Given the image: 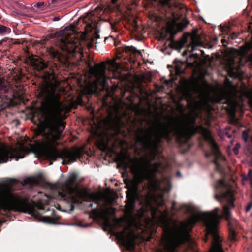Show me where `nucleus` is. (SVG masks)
<instances>
[{"mask_svg":"<svg viewBox=\"0 0 252 252\" xmlns=\"http://www.w3.org/2000/svg\"><path fill=\"white\" fill-rule=\"evenodd\" d=\"M108 71L112 76L106 74V68L104 63L96 64L92 66L91 62L87 60L86 63L89 68L88 71L78 78V85L80 93L77 98V103L82 104V96L85 94L95 93L97 89L106 90L108 96L114 97V92L118 88L113 85L109 89L107 83L111 78L121 79L122 68L116 59L109 60ZM41 76L45 81L39 95L44 98L41 108L37 109L33 115V119L38 121L39 127L41 133L45 136L42 141H36L33 144L24 145L18 143L15 148L0 143V164L6 162L9 158H14L17 160L24 158L30 153H34L37 157L45 156L49 160L55 161L58 158L63 160V164L74 162L82 155V150L75 148L71 150L63 149L59 150L57 148V140L60 138L61 133L65 128L63 120L66 114L76 104L74 101L64 103L60 100V95L57 92L56 85L53 83L55 74L52 72H44ZM14 97V94L7 82L0 80V111L7 107Z\"/></svg>","mask_w":252,"mask_h":252,"instance_id":"nucleus-1","label":"nucleus"},{"mask_svg":"<svg viewBox=\"0 0 252 252\" xmlns=\"http://www.w3.org/2000/svg\"><path fill=\"white\" fill-rule=\"evenodd\" d=\"M77 176L74 173L70 174L64 183L57 186V192L60 198L67 202L80 203L83 201H91L97 204L98 208L92 209L91 216L94 219H101L107 224L110 223V215L115 213L111 207L101 206L100 202L103 199L100 193H89L87 190L81 189L75 185Z\"/></svg>","mask_w":252,"mask_h":252,"instance_id":"nucleus-2","label":"nucleus"},{"mask_svg":"<svg viewBox=\"0 0 252 252\" xmlns=\"http://www.w3.org/2000/svg\"><path fill=\"white\" fill-rule=\"evenodd\" d=\"M193 89L199 98L197 104H207L210 102H221L223 100L229 103L232 101L233 104H228L230 106L229 113L232 117L235 116L238 104L234 99L236 97L238 90L229 80L226 79L223 87L219 91L214 92L213 94L206 86L195 85Z\"/></svg>","mask_w":252,"mask_h":252,"instance_id":"nucleus-3","label":"nucleus"},{"mask_svg":"<svg viewBox=\"0 0 252 252\" xmlns=\"http://www.w3.org/2000/svg\"><path fill=\"white\" fill-rule=\"evenodd\" d=\"M252 48V44L246 43L239 50L232 49L230 51V56L226 62V67L231 76H235L234 71H238L247 62L252 63V54L247 55Z\"/></svg>","mask_w":252,"mask_h":252,"instance_id":"nucleus-4","label":"nucleus"},{"mask_svg":"<svg viewBox=\"0 0 252 252\" xmlns=\"http://www.w3.org/2000/svg\"><path fill=\"white\" fill-rule=\"evenodd\" d=\"M159 3L164 8L166 9V10H167V9H168V12L171 14L170 16H168L167 13L166 14V16L171 19V21L168 22L167 23L166 31L168 33L171 34H176L177 32L175 31V26L177 27L179 31L182 30L187 26L188 22H186L185 24L183 22L177 23L180 16L177 15L172 10L174 7L180 9H182L183 8L182 4L175 2L173 0H160Z\"/></svg>","mask_w":252,"mask_h":252,"instance_id":"nucleus-5","label":"nucleus"},{"mask_svg":"<svg viewBox=\"0 0 252 252\" xmlns=\"http://www.w3.org/2000/svg\"><path fill=\"white\" fill-rule=\"evenodd\" d=\"M73 32L71 27H66L61 31L60 34L63 36L60 39V47L61 49L68 53H76L78 50V40L74 39V36H70Z\"/></svg>","mask_w":252,"mask_h":252,"instance_id":"nucleus-6","label":"nucleus"},{"mask_svg":"<svg viewBox=\"0 0 252 252\" xmlns=\"http://www.w3.org/2000/svg\"><path fill=\"white\" fill-rule=\"evenodd\" d=\"M103 124L105 128L117 132L120 130V128L123 125L121 117L118 115L117 111L115 112V115L109 113L108 116L104 119Z\"/></svg>","mask_w":252,"mask_h":252,"instance_id":"nucleus-7","label":"nucleus"},{"mask_svg":"<svg viewBox=\"0 0 252 252\" xmlns=\"http://www.w3.org/2000/svg\"><path fill=\"white\" fill-rule=\"evenodd\" d=\"M31 61L33 69L37 71H40L47 67V64L41 59L37 57L32 58Z\"/></svg>","mask_w":252,"mask_h":252,"instance_id":"nucleus-8","label":"nucleus"},{"mask_svg":"<svg viewBox=\"0 0 252 252\" xmlns=\"http://www.w3.org/2000/svg\"><path fill=\"white\" fill-rule=\"evenodd\" d=\"M11 32V29L3 25L0 24V35L9 34Z\"/></svg>","mask_w":252,"mask_h":252,"instance_id":"nucleus-9","label":"nucleus"},{"mask_svg":"<svg viewBox=\"0 0 252 252\" xmlns=\"http://www.w3.org/2000/svg\"><path fill=\"white\" fill-rule=\"evenodd\" d=\"M202 43L198 39H193L191 43L190 51L193 52L195 50V48L197 46H201Z\"/></svg>","mask_w":252,"mask_h":252,"instance_id":"nucleus-10","label":"nucleus"},{"mask_svg":"<svg viewBox=\"0 0 252 252\" xmlns=\"http://www.w3.org/2000/svg\"><path fill=\"white\" fill-rule=\"evenodd\" d=\"M124 220L123 219H118L115 218L114 220V224L116 227H121L124 224Z\"/></svg>","mask_w":252,"mask_h":252,"instance_id":"nucleus-11","label":"nucleus"},{"mask_svg":"<svg viewBox=\"0 0 252 252\" xmlns=\"http://www.w3.org/2000/svg\"><path fill=\"white\" fill-rule=\"evenodd\" d=\"M98 147L102 151H105L108 149V143L104 141L101 140L98 142Z\"/></svg>","mask_w":252,"mask_h":252,"instance_id":"nucleus-12","label":"nucleus"},{"mask_svg":"<svg viewBox=\"0 0 252 252\" xmlns=\"http://www.w3.org/2000/svg\"><path fill=\"white\" fill-rule=\"evenodd\" d=\"M48 52L53 57H57L59 56L58 51L54 48H50L48 49Z\"/></svg>","mask_w":252,"mask_h":252,"instance_id":"nucleus-13","label":"nucleus"},{"mask_svg":"<svg viewBox=\"0 0 252 252\" xmlns=\"http://www.w3.org/2000/svg\"><path fill=\"white\" fill-rule=\"evenodd\" d=\"M244 180L249 181L252 188V171L251 170L249 171L248 175L244 178Z\"/></svg>","mask_w":252,"mask_h":252,"instance_id":"nucleus-14","label":"nucleus"},{"mask_svg":"<svg viewBox=\"0 0 252 252\" xmlns=\"http://www.w3.org/2000/svg\"><path fill=\"white\" fill-rule=\"evenodd\" d=\"M43 221L47 223L53 224L54 220L50 217L45 216L43 217Z\"/></svg>","mask_w":252,"mask_h":252,"instance_id":"nucleus-15","label":"nucleus"},{"mask_svg":"<svg viewBox=\"0 0 252 252\" xmlns=\"http://www.w3.org/2000/svg\"><path fill=\"white\" fill-rule=\"evenodd\" d=\"M236 237V232L235 230L233 229H230V234H229V239L232 241L235 240Z\"/></svg>","mask_w":252,"mask_h":252,"instance_id":"nucleus-16","label":"nucleus"},{"mask_svg":"<svg viewBox=\"0 0 252 252\" xmlns=\"http://www.w3.org/2000/svg\"><path fill=\"white\" fill-rule=\"evenodd\" d=\"M249 137V134L247 131H244L243 132V140L246 142Z\"/></svg>","mask_w":252,"mask_h":252,"instance_id":"nucleus-17","label":"nucleus"},{"mask_svg":"<svg viewBox=\"0 0 252 252\" xmlns=\"http://www.w3.org/2000/svg\"><path fill=\"white\" fill-rule=\"evenodd\" d=\"M176 69L177 74H180L184 70V68H179L178 65H176Z\"/></svg>","mask_w":252,"mask_h":252,"instance_id":"nucleus-18","label":"nucleus"},{"mask_svg":"<svg viewBox=\"0 0 252 252\" xmlns=\"http://www.w3.org/2000/svg\"><path fill=\"white\" fill-rule=\"evenodd\" d=\"M252 206V203H250L249 204H248L246 208V211L249 212L250 210V209H251Z\"/></svg>","mask_w":252,"mask_h":252,"instance_id":"nucleus-19","label":"nucleus"},{"mask_svg":"<svg viewBox=\"0 0 252 252\" xmlns=\"http://www.w3.org/2000/svg\"><path fill=\"white\" fill-rule=\"evenodd\" d=\"M44 5V2H39L36 3V6L37 8H39Z\"/></svg>","mask_w":252,"mask_h":252,"instance_id":"nucleus-20","label":"nucleus"},{"mask_svg":"<svg viewBox=\"0 0 252 252\" xmlns=\"http://www.w3.org/2000/svg\"><path fill=\"white\" fill-rule=\"evenodd\" d=\"M61 2V0H52V3H60Z\"/></svg>","mask_w":252,"mask_h":252,"instance_id":"nucleus-21","label":"nucleus"},{"mask_svg":"<svg viewBox=\"0 0 252 252\" xmlns=\"http://www.w3.org/2000/svg\"><path fill=\"white\" fill-rule=\"evenodd\" d=\"M239 147V146H238L237 147H235L233 149V151L236 154H238V149Z\"/></svg>","mask_w":252,"mask_h":252,"instance_id":"nucleus-22","label":"nucleus"},{"mask_svg":"<svg viewBox=\"0 0 252 252\" xmlns=\"http://www.w3.org/2000/svg\"><path fill=\"white\" fill-rule=\"evenodd\" d=\"M89 225V224H87V225H82L79 224V226H81V227H87Z\"/></svg>","mask_w":252,"mask_h":252,"instance_id":"nucleus-23","label":"nucleus"},{"mask_svg":"<svg viewBox=\"0 0 252 252\" xmlns=\"http://www.w3.org/2000/svg\"><path fill=\"white\" fill-rule=\"evenodd\" d=\"M117 0H111L112 3L114 4L116 2Z\"/></svg>","mask_w":252,"mask_h":252,"instance_id":"nucleus-24","label":"nucleus"},{"mask_svg":"<svg viewBox=\"0 0 252 252\" xmlns=\"http://www.w3.org/2000/svg\"><path fill=\"white\" fill-rule=\"evenodd\" d=\"M225 135L228 137V138H231V134H230V135H228L227 133H225Z\"/></svg>","mask_w":252,"mask_h":252,"instance_id":"nucleus-25","label":"nucleus"},{"mask_svg":"<svg viewBox=\"0 0 252 252\" xmlns=\"http://www.w3.org/2000/svg\"><path fill=\"white\" fill-rule=\"evenodd\" d=\"M161 39L163 40V39H165V37L162 35H161Z\"/></svg>","mask_w":252,"mask_h":252,"instance_id":"nucleus-26","label":"nucleus"},{"mask_svg":"<svg viewBox=\"0 0 252 252\" xmlns=\"http://www.w3.org/2000/svg\"><path fill=\"white\" fill-rule=\"evenodd\" d=\"M177 175H178V176H181V173H180L179 172H177Z\"/></svg>","mask_w":252,"mask_h":252,"instance_id":"nucleus-27","label":"nucleus"},{"mask_svg":"<svg viewBox=\"0 0 252 252\" xmlns=\"http://www.w3.org/2000/svg\"><path fill=\"white\" fill-rule=\"evenodd\" d=\"M92 205H93V204L92 203H90L89 205V207H92Z\"/></svg>","mask_w":252,"mask_h":252,"instance_id":"nucleus-28","label":"nucleus"}]
</instances>
